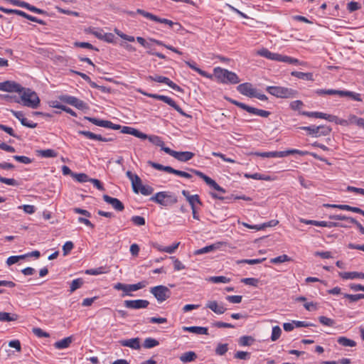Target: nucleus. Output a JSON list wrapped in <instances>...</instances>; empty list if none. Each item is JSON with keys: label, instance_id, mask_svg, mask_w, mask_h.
Segmentation results:
<instances>
[{"label": "nucleus", "instance_id": "f03ea898", "mask_svg": "<svg viewBox=\"0 0 364 364\" xmlns=\"http://www.w3.org/2000/svg\"><path fill=\"white\" fill-rule=\"evenodd\" d=\"M214 75L217 80L224 84H237L240 82L236 73L220 67L215 68Z\"/></svg>", "mask_w": 364, "mask_h": 364}, {"label": "nucleus", "instance_id": "412c9836", "mask_svg": "<svg viewBox=\"0 0 364 364\" xmlns=\"http://www.w3.org/2000/svg\"><path fill=\"white\" fill-rule=\"evenodd\" d=\"M147 285L146 281H141L134 284H126L125 294H123L122 296H132L131 291H135L139 289L144 288Z\"/></svg>", "mask_w": 364, "mask_h": 364}, {"label": "nucleus", "instance_id": "338daca9", "mask_svg": "<svg viewBox=\"0 0 364 364\" xmlns=\"http://www.w3.org/2000/svg\"><path fill=\"white\" fill-rule=\"evenodd\" d=\"M84 119L92 122L93 124L97 125L98 127H104L105 120L99 119L90 117H85Z\"/></svg>", "mask_w": 364, "mask_h": 364}, {"label": "nucleus", "instance_id": "4d7b16f0", "mask_svg": "<svg viewBox=\"0 0 364 364\" xmlns=\"http://www.w3.org/2000/svg\"><path fill=\"white\" fill-rule=\"evenodd\" d=\"M28 255H18V256H11L7 259L6 264L8 265H12L19 261V259H24Z\"/></svg>", "mask_w": 364, "mask_h": 364}, {"label": "nucleus", "instance_id": "c9c22d12", "mask_svg": "<svg viewBox=\"0 0 364 364\" xmlns=\"http://www.w3.org/2000/svg\"><path fill=\"white\" fill-rule=\"evenodd\" d=\"M186 64L189 67L191 68V69H193V70L196 71L198 74H200L201 76L203 77H211V75L210 74H208V73H206L205 71L201 70L200 68H198L196 65V63H191L190 61H186Z\"/></svg>", "mask_w": 364, "mask_h": 364}, {"label": "nucleus", "instance_id": "7ed1b4c3", "mask_svg": "<svg viewBox=\"0 0 364 364\" xmlns=\"http://www.w3.org/2000/svg\"><path fill=\"white\" fill-rule=\"evenodd\" d=\"M267 91L278 98H294L298 95L297 90L282 86H269Z\"/></svg>", "mask_w": 364, "mask_h": 364}, {"label": "nucleus", "instance_id": "6ab92c4d", "mask_svg": "<svg viewBox=\"0 0 364 364\" xmlns=\"http://www.w3.org/2000/svg\"><path fill=\"white\" fill-rule=\"evenodd\" d=\"M206 308L210 309L217 314H224L227 309L224 306L223 303H218L216 301H208L206 304Z\"/></svg>", "mask_w": 364, "mask_h": 364}, {"label": "nucleus", "instance_id": "9b49d317", "mask_svg": "<svg viewBox=\"0 0 364 364\" xmlns=\"http://www.w3.org/2000/svg\"><path fill=\"white\" fill-rule=\"evenodd\" d=\"M150 292L155 296L159 302H163L171 296V291L166 286L159 285L151 287Z\"/></svg>", "mask_w": 364, "mask_h": 364}, {"label": "nucleus", "instance_id": "8fccbe9b", "mask_svg": "<svg viewBox=\"0 0 364 364\" xmlns=\"http://www.w3.org/2000/svg\"><path fill=\"white\" fill-rule=\"evenodd\" d=\"M282 334V329L279 326H275L272 328L271 340L272 341H276L278 340Z\"/></svg>", "mask_w": 364, "mask_h": 364}, {"label": "nucleus", "instance_id": "c03bdc74", "mask_svg": "<svg viewBox=\"0 0 364 364\" xmlns=\"http://www.w3.org/2000/svg\"><path fill=\"white\" fill-rule=\"evenodd\" d=\"M159 344V342L153 338H146L144 341V347L145 348H151L155 346H157Z\"/></svg>", "mask_w": 364, "mask_h": 364}, {"label": "nucleus", "instance_id": "a878e982", "mask_svg": "<svg viewBox=\"0 0 364 364\" xmlns=\"http://www.w3.org/2000/svg\"><path fill=\"white\" fill-rule=\"evenodd\" d=\"M340 97H348L350 98L352 100L357 102H362L363 99L361 97V95L360 93H357L352 91L348 90H340L339 93Z\"/></svg>", "mask_w": 364, "mask_h": 364}, {"label": "nucleus", "instance_id": "bb28decb", "mask_svg": "<svg viewBox=\"0 0 364 364\" xmlns=\"http://www.w3.org/2000/svg\"><path fill=\"white\" fill-rule=\"evenodd\" d=\"M338 275L343 279H364V273L357 272H339Z\"/></svg>", "mask_w": 364, "mask_h": 364}, {"label": "nucleus", "instance_id": "f257e3e1", "mask_svg": "<svg viewBox=\"0 0 364 364\" xmlns=\"http://www.w3.org/2000/svg\"><path fill=\"white\" fill-rule=\"evenodd\" d=\"M20 101L19 104L23 105L25 107H28L32 109H36L40 105V99L36 92L23 87V90L18 93Z\"/></svg>", "mask_w": 364, "mask_h": 364}, {"label": "nucleus", "instance_id": "5fc2aeb1", "mask_svg": "<svg viewBox=\"0 0 364 364\" xmlns=\"http://www.w3.org/2000/svg\"><path fill=\"white\" fill-rule=\"evenodd\" d=\"M318 321L321 324L326 326H333L335 324L334 320L324 316H319Z\"/></svg>", "mask_w": 364, "mask_h": 364}, {"label": "nucleus", "instance_id": "864d4df0", "mask_svg": "<svg viewBox=\"0 0 364 364\" xmlns=\"http://www.w3.org/2000/svg\"><path fill=\"white\" fill-rule=\"evenodd\" d=\"M105 269V268L103 267H100L96 269H87L85 271V274H89V275H99V274L106 273V271Z\"/></svg>", "mask_w": 364, "mask_h": 364}, {"label": "nucleus", "instance_id": "473e14b6", "mask_svg": "<svg viewBox=\"0 0 364 364\" xmlns=\"http://www.w3.org/2000/svg\"><path fill=\"white\" fill-rule=\"evenodd\" d=\"M329 218L333 220H346L350 223L355 224L357 226V224L359 223L355 218L352 217L346 216L344 215H330Z\"/></svg>", "mask_w": 364, "mask_h": 364}, {"label": "nucleus", "instance_id": "e433bc0d", "mask_svg": "<svg viewBox=\"0 0 364 364\" xmlns=\"http://www.w3.org/2000/svg\"><path fill=\"white\" fill-rule=\"evenodd\" d=\"M144 139H148L151 143L157 146H162L164 145V142L161 140V137L156 135H147Z\"/></svg>", "mask_w": 364, "mask_h": 364}, {"label": "nucleus", "instance_id": "a19ab883", "mask_svg": "<svg viewBox=\"0 0 364 364\" xmlns=\"http://www.w3.org/2000/svg\"><path fill=\"white\" fill-rule=\"evenodd\" d=\"M132 186L133 191L135 193H139V190L141 188V186H143L141 178L139 176H136L134 178V180L132 181Z\"/></svg>", "mask_w": 364, "mask_h": 364}, {"label": "nucleus", "instance_id": "774afa93", "mask_svg": "<svg viewBox=\"0 0 364 364\" xmlns=\"http://www.w3.org/2000/svg\"><path fill=\"white\" fill-rule=\"evenodd\" d=\"M250 353L245 351H237L235 355L234 358L240 360H247L250 358Z\"/></svg>", "mask_w": 364, "mask_h": 364}, {"label": "nucleus", "instance_id": "f3484780", "mask_svg": "<svg viewBox=\"0 0 364 364\" xmlns=\"http://www.w3.org/2000/svg\"><path fill=\"white\" fill-rule=\"evenodd\" d=\"M237 90L240 94L249 97H253L256 90V89L253 87L252 85L249 82H245L239 85L237 87Z\"/></svg>", "mask_w": 364, "mask_h": 364}, {"label": "nucleus", "instance_id": "aec40b11", "mask_svg": "<svg viewBox=\"0 0 364 364\" xmlns=\"http://www.w3.org/2000/svg\"><path fill=\"white\" fill-rule=\"evenodd\" d=\"M119 344L122 346L129 347L132 349L139 350L141 348L140 346V338H134L127 340H121L119 341Z\"/></svg>", "mask_w": 364, "mask_h": 364}, {"label": "nucleus", "instance_id": "72a5a7b5", "mask_svg": "<svg viewBox=\"0 0 364 364\" xmlns=\"http://www.w3.org/2000/svg\"><path fill=\"white\" fill-rule=\"evenodd\" d=\"M245 177L247 178H252V179H255V180H264V181H267L272 180V178L270 176L260 174L258 173H255L254 174L245 173Z\"/></svg>", "mask_w": 364, "mask_h": 364}, {"label": "nucleus", "instance_id": "6e6d98bb", "mask_svg": "<svg viewBox=\"0 0 364 364\" xmlns=\"http://www.w3.org/2000/svg\"><path fill=\"white\" fill-rule=\"evenodd\" d=\"M32 332L38 338H48L49 333L40 328H33Z\"/></svg>", "mask_w": 364, "mask_h": 364}, {"label": "nucleus", "instance_id": "a18cd8bd", "mask_svg": "<svg viewBox=\"0 0 364 364\" xmlns=\"http://www.w3.org/2000/svg\"><path fill=\"white\" fill-rule=\"evenodd\" d=\"M72 177L75 178L77 181L80 183H84V182H90V180L91 178H89V176L83 173H72Z\"/></svg>", "mask_w": 364, "mask_h": 364}, {"label": "nucleus", "instance_id": "603ef678", "mask_svg": "<svg viewBox=\"0 0 364 364\" xmlns=\"http://www.w3.org/2000/svg\"><path fill=\"white\" fill-rule=\"evenodd\" d=\"M0 99L5 100L9 102H15V103H20V101H18L19 97H17L16 95H0Z\"/></svg>", "mask_w": 364, "mask_h": 364}, {"label": "nucleus", "instance_id": "37998d69", "mask_svg": "<svg viewBox=\"0 0 364 364\" xmlns=\"http://www.w3.org/2000/svg\"><path fill=\"white\" fill-rule=\"evenodd\" d=\"M83 283L84 281L82 278H77L74 279L70 284V291L72 293L77 290V289L80 288L82 286Z\"/></svg>", "mask_w": 364, "mask_h": 364}, {"label": "nucleus", "instance_id": "e2e57ef3", "mask_svg": "<svg viewBox=\"0 0 364 364\" xmlns=\"http://www.w3.org/2000/svg\"><path fill=\"white\" fill-rule=\"evenodd\" d=\"M131 220L132 221V223L134 225H138V226H141V225H145V219L142 216H139V215L133 216L131 218Z\"/></svg>", "mask_w": 364, "mask_h": 364}, {"label": "nucleus", "instance_id": "f8f14e48", "mask_svg": "<svg viewBox=\"0 0 364 364\" xmlns=\"http://www.w3.org/2000/svg\"><path fill=\"white\" fill-rule=\"evenodd\" d=\"M191 171L193 172L196 176L202 178L210 188L222 193H225L226 192L225 190L220 186L213 179L206 176L203 172L195 169H191Z\"/></svg>", "mask_w": 364, "mask_h": 364}, {"label": "nucleus", "instance_id": "423d86ee", "mask_svg": "<svg viewBox=\"0 0 364 364\" xmlns=\"http://www.w3.org/2000/svg\"><path fill=\"white\" fill-rule=\"evenodd\" d=\"M136 13L142 15L144 17H145L148 19H150L151 21H156V22H158L160 23L166 24L171 28H172L173 26H176L178 27L177 28L178 31L180 30V28H181V25L179 23L173 22V21L166 19V18H159L157 16L154 15L151 13L147 12L143 9H138L136 10Z\"/></svg>", "mask_w": 364, "mask_h": 364}, {"label": "nucleus", "instance_id": "a211bd4d", "mask_svg": "<svg viewBox=\"0 0 364 364\" xmlns=\"http://www.w3.org/2000/svg\"><path fill=\"white\" fill-rule=\"evenodd\" d=\"M103 200L111 205L117 211H122L124 209V204L117 198H112L108 195L103 196Z\"/></svg>", "mask_w": 364, "mask_h": 364}, {"label": "nucleus", "instance_id": "dca6fc26", "mask_svg": "<svg viewBox=\"0 0 364 364\" xmlns=\"http://www.w3.org/2000/svg\"><path fill=\"white\" fill-rule=\"evenodd\" d=\"M257 54L262 57H264L265 58L275 60L278 62H283L284 56L283 55L277 53H272L269 51L267 48H262L257 51Z\"/></svg>", "mask_w": 364, "mask_h": 364}, {"label": "nucleus", "instance_id": "b1692460", "mask_svg": "<svg viewBox=\"0 0 364 364\" xmlns=\"http://www.w3.org/2000/svg\"><path fill=\"white\" fill-rule=\"evenodd\" d=\"M183 331L191 332L198 335H208V328L201 326H183L182 328Z\"/></svg>", "mask_w": 364, "mask_h": 364}, {"label": "nucleus", "instance_id": "09e8293b", "mask_svg": "<svg viewBox=\"0 0 364 364\" xmlns=\"http://www.w3.org/2000/svg\"><path fill=\"white\" fill-rule=\"evenodd\" d=\"M253 341L254 339L252 337L249 336H243L240 338L238 343L241 346H249Z\"/></svg>", "mask_w": 364, "mask_h": 364}, {"label": "nucleus", "instance_id": "393cba45", "mask_svg": "<svg viewBox=\"0 0 364 364\" xmlns=\"http://www.w3.org/2000/svg\"><path fill=\"white\" fill-rule=\"evenodd\" d=\"M167 192L166 191H161L156 193L154 196L151 197L150 200L154 201L159 205L166 206V203H165V200L166 199Z\"/></svg>", "mask_w": 364, "mask_h": 364}, {"label": "nucleus", "instance_id": "1a4fd4ad", "mask_svg": "<svg viewBox=\"0 0 364 364\" xmlns=\"http://www.w3.org/2000/svg\"><path fill=\"white\" fill-rule=\"evenodd\" d=\"M58 99L61 102L72 105L78 109L84 110L89 109V107L87 103L74 96L61 95L58 96Z\"/></svg>", "mask_w": 364, "mask_h": 364}, {"label": "nucleus", "instance_id": "2eb2a0df", "mask_svg": "<svg viewBox=\"0 0 364 364\" xmlns=\"http://www.w3.org/2000/svg\"><path fill=\"white\" fill-rule=\"evenodd\" d=\"M149 304V301L144 299L125 300L124 301V306L132 309H145Z\"/></svg>", "mask_w": 364, "mask_h": 364}, {"label": "nucleus", "instance_id": "4468645a", "mask_svg": "<svg viewBox=\"0 0 364 364\" xmlns=\"http://www.w3.org/2000/svg\"><path fill=\"white\" fill-rule=\"evenodd\" d=\"M147 79L150 81H154V82H157L164 83L177 92H183V89L181 87L177 85L176 83H174L173 81H171L169 78H168L166 77L161 76V75H155V76L149 75L147 77Z\"/></svg>", "mask_w": 364, "mask_h": 364}, {"label": "nucleus", "instance_id": "4c0bfd02", "mask_svg": "<svg viewBox=\"0 0 364 364\" xmlns=\"http://www.w3.org/2000/svg\"><path fill=\"white\" fill-rule=\"evenodd\" d=\"M147 164L149 166H151L152 168H155L156 170L164 171L170 173L171 168V166H164V165H161L160 164H158V163H156V162H153L151 161H148Z\"/></svg>", "mask_w": 364, "mask_h": 364}, {"label": "nucleus", "instance_id": "4be33fe9", "mask_svg": "<svg viewBox=\"0 0 364 364\" xmlns=\"http://www.w3.org/2000/svg\"><path fill=\"white\" fill-rule=\"evenodd\" d=\"M121 128H122L121 132L123 134H131V135H133V136H134L137 138L141 139H144L146 137V134L139 131L138 129H136L135 128H133L131 127H127V126H124L122 127H121Z\"/></svg>", "mask_w": 364, "mask_h": 364}, {"label": "nucleus", "instance_id": "f704fd0d", "mask_svg": "<svg viewBox=\"0 0 364 364\" xmlns=\"http://www.w3.org/2000/svg\"><path fill=\"white\" fill-rule=\"evenodd\" d=\"M337 342L345 347H354L356 346V342L353 340L348 338L344 336H341L338 338Z\"/></svg>", "mask_w": 364, "mask_h": 364}, {"label": "nucleus", "instance_id": "20e7f679", "mask_svg": "<svg viewBox=\"0 0 364 364\" xmlns=\"http://www.w3.org/2000/svg\"><path fill=\"white\" fill-rule=\"evenodd\" d=\"M295 154L300 156H306L309 153L306 151H301L299 149H288L281 151L255 152L254 154L264 158H283Z\"/></svg>", "mask_w": 364, "mask_h": 364}, {"label": "nucleus", "instance_id": "79ce46f5", "mask_svg": "<svg viewBox=\"0 0 364 364\" xmlns=\"http://www.w3.org/2000/svg\"><path fill=\"white\" fill-rule=\"evenodd\" d=\"M315 92L318 95H339L340 90H333V89H328V90H323V89H318L315 91Z\"/></svg>", "mask_w": 364, "mask_h": 364}, {"label": "nucleus", "instance_id": "052dcab7", "mask_svg": "<svg viewBox=\"0 0 364 364\" xmlns=\"http://www.w3.org/2000/svg\"><path fill=\"white\" fill-rule=\"evenodd\" d=\"M344 297L348 299L350 301L355 302L360 299H364V294H344Z\"/></svg>", "mask_w": 364, "mask_h": 364}, {"label": "nucleus", "instance_id": "3c124183", "mask_svg": "<svg viewBox=\"0 0 364 364\" xmlns=\"http://www.w3.org/2000/svg\"><path fill=\"white\" fill-rule=\"evenodd\" d=\"M39 154L45 158H53L57 156V153L53 149L40 150Z\"/></svg>", "mask_w": 364, "mask_h": 364}, {"label": "nucleus", "instance_id": "c85d7f7f", "mask_svg": "<svg viewBox=\"0 0 364 364\" xmlns=\"http://www.w3.org/2000/svg\"><path fill=\"white\" fill-rule=\"evenodd\" d=\"M50 107H54V108H58V109H60L63 111H65V112L71 114L72 116L73 117H77V114L75 112H74L72 109H70V107H66L65 105H63L61 104H60L57 101H53L50 102Z\"/></svg>", "mask_w": 364, "mask_h": 364}, {"label": "nucleus", "instance_id": "7c9ffc66", "mask_svg": "<svg viewBox=\"0 0 364 364\" xmlns=\"http://www.w3.org/2000/svg\"><path fill=\"white\" fill-rule=\"evenodd\" d=\"M291 75L299 79H302L305 80L313 81V74L311 73H302L299 71H293Z\"/></svg>", "mask_w": 364, "mask_h": 364}, {"label": "nucleus", "instance_id": "ddd939ff", "mask_svg": "<svg viewBox=\"0 0 364 364\" xmlns=\"http://www.w3.org/2000/svg\"><path fill=\"white\" fill-rule=\"evenodd\" d=\"M22 90L23 86L15 81L6 80L0 82V91L19 93Z\"/></svg>", "mask_w": 364, "mask_h": 364}, {"label": "nucleus", "instance_id": "39448f33", "mask_svg": "<svg viewBox=\"0 0 364 364\" xmlns=\"http://www.w3.org/2000/svg\"><path fill=\"white\" fill-rule=\"evenodd\" d=\"M140 92L145 96L163 101L164 102H165V103L168 104V105H170L171 107H172L175 110H176L182 116L191 118V116L190 114H188L186 112H184L183 111V109L171 97H169L168 96H165V95H158V94L146 93V92H142V91H140Z\"/></svg>", "mask_w": 364, "mask_h": 364}, {"label": "nucleus", "instance_id": "5701e85b", "mask_svg": "<svg viewBox=\"0 0 364 364\" xmlns=\"http://www.w3.org/2000/svg\"><path fill=\"white\" fill-rule=\"evenodd\" d=\"M78 134L80 135H83L90 139H94V140H97V141H106V142L112 141V138H105V137H103L102 136H101L100 134H96L90 131H79Z\"/></svg>", "mask_w": 364, "mask_h": 364}, {"label": "nucleus", "instance_id": "6e6552de", "mask_svg": "<svg viewBox=\"0 0 364 364\" xmlns=\"http://www.w3.org/2000/svg\"><path fill=\"white\" fill-rule=\"evenodd\" d=\"M226 100L228 101H229L230 103H232V105H235L237 106L238 107H240L244 110H246L249 113H251V114H253L255 115H258V116H260L262 117H267L270 114V112L269 111L259 109L248 106V105H247L242 102H238L235 100H232L231 98H228V97H226Z\"/></svg>", "mask_w": 364, "mask_h": 364}, {"label": "nucleus", "instance_id": "de8ad7c7", "mask_svg": "<svg viewBox=\"0 0 364 364\" xmlns=\"http://www.w3.org/2000/svg\"><path fill=\"white\" fill-rule=\"evenodd\" d=\"M291 259L287 255H282L277 257L270 259V262L272 264L282 263L285 262L291 261Z\"/></svg>", "mask_w": 364, "mask_h": 364}, {"label": "nucleus", "instance_id": "69168bd1", "mask_svg": "<svg viewBox=\"0 0 364 364\" xmlns=\"http://www.w3.org/2000/svg\"><path fill=\"white\" fill-rule=\"evenodd\" d=\"M166 198L165 203H166V206L175 204L178 202L177 197L168 192H167V196Z\"/></svg>", "mask_w": 364, "mask_h": 364}, {"label": "nucleus", "instance_id": "49530a36", "mask_svg": "<svg viewBox=\"0 0 364 364\" xmlns=\"http://www.w3.org/2000/svg\"><path fill=\"white\" fill-rule=\"evenodd\" d=\"M228 343H218L215 348V353L218 355H223L228 352Z\"/></svg>", "mask_w": 364, "mask_h": 364}, {"label": "nucleus", "instance_id": "bf43d9fd", "mask_svg": "<svg viewBox=\"0 0 364 364\" xmlns=\"http://www.w3.org/2000/svg\"><path fill=\"white\" fill-rule=\"evenodd\" d=\"M154 192V188L149 186H141V188L139 190V193L144 196H149L152 194Z\"/></svg>", "mask_w": 364, "mask_h": 364}, {"label": "nucleus", "instance_id": "680f3d73", "mask_svg": "<svg viewBox=\"0 0 364 364\" xmlns=\"http://www.w3.org/2000/svg\"><path fill=\"white\" fill-rule=\"evenodd\" d=\"M0 182L5 183L6 185H9V186H16L18 185V183L16 180H15L14 178H4L1 176H0Z\"/></svg>", "mask_w": 364, "mask_h": 364}, {"label": "nucleus", "instance_id": "ea45409f", "mask_svg": "<svg viewBox=\"0 0 364 364\" xmlns=\"http://www.w3.org/2000/svg\"><path fill=\"white\" fill-rule=\"evenodd\" d=\"M218 247H219L218 245L213 244V245L204 247L201 249L197 250L195 252V255H198L205 254V253L210 252L211 251H213Z\"/></svg>", "mask_w": 364, "mask_h": 364}, {"label": "nucleus", "instance_id": "0eeeda50", "mask_svg": "<svg viewBox=\"0 0 364 364\" xmlns=\"http://www.w3.org/2000/svg\"><path fill=\"white\" fill-rule=\"evenodd\" d=\"M300 129L302 130L307 131L308 134L311 135L314 137L327 136L331 132L332 130L330 127L326 125H312L309 127H301Z\"/></svg>", "mask_w": 364, "mask_h": 364}, {"label": "nucleus", "instance_id": "13d9d810", "mask_svg": "<svg viewBox=\"0 0 364 364\" xmlns=\"http://www.w3.org/2000/svg\"><path fill=\"white\" fill-rule=\"evenodd\" d=\"M210 281L213 283H228L230 279L224 276H217L210 277Z\"/></svg>", "mask_w": 364, "mask_h": 364}, {"label": "nucleus", "instance_id": "cd10ccee", "mask_svg": "<svg viewBox=\"0 0 364 364\" xmlns=\"http://www.w3.org/2000/svg\"><path fill=\"white\" fill-rule=\"evenodd\" d=\"M194 156V154L191 151H176L175 153V159L180 161H187Z\"/></svg>", "mask_w": 364, "mask_h": 364}, {"label": "nucleus", "instance_id": "2f4dec72", "mask_svg": "<svg viewBox=\"0 0 364 364\" xmlns=\"http://www.w3.org/2000/svg\"><path fill=\"white\" fill-rule=\"evenodd\" d=\"M197 355L195 352L193 351H188L184 353H183L180 356V360L181 362L186 363L191 361H193L196 359Z\"/></svg>", "mask_w": 364, "mask_h": 364}, {"label": "nucleus", "instance_id": "58836bf2", "mask_svg": "<svg viewBox=\"0 0 364 364\" xmlns=\"http://www.w3.org/2000/svg\"><path fill=\"white\" fill-rule=\"evenodd\" d=\"M18 318V316L16 314H12L1 311L0 312V321H16Z\"/></svg>", "mask_w": 364, "mask_h": 364}, {"label": "nucleus", "instance_id": "0e129e2a", "mask_svg": "<svg viewBox=\"0 0 364 364\" xmlns=\"http://www.w3.org/2000/svg\"><path fill=\"white\" fill-rule=\"evenodd\" d=\"M241 282L246 285H250L252 287H257L259 283V280L257 279L252 277L242 279Z\"/></svg>", "mask_w": 364, "mask_h": 364}, {"label": "nucleus", "instance_id": "9d476101", "mask_svg": "<svg viewBox=\"0 0 364 364\" xmlns=\"http://www.w3.org/2000/svg\"><path fill=\"white\" fill-rule=\"evenodd\" d=\"M181 193H182L183 196H185V198H186L187 201L188 202V203L190 204V205L191 207L193 218L194 219L198 220L200 218H199V215L197 213V208L196 206V203H198L200 205H202V202L200 199L199 196L197 194L191 195L189 191H188L186 190H183Z\"/></svg>", "mask_w": 364, "mask_h": 364}, {"label": "nucleus", "instance_id": "c756f323", "mask_svg": "<svg viewBox=\"0 0 364 364\" xmlns=\"http://www.w3.org/2000/svg\"><path fill=\"white\" fill-rule=\"evenodd\" d=\"M73 341L71 336L66 337L54 343V346L58 349H63L68 348Z\"/></svg>", "mask_w": 364, "mask_h": 364}]
</instances>
